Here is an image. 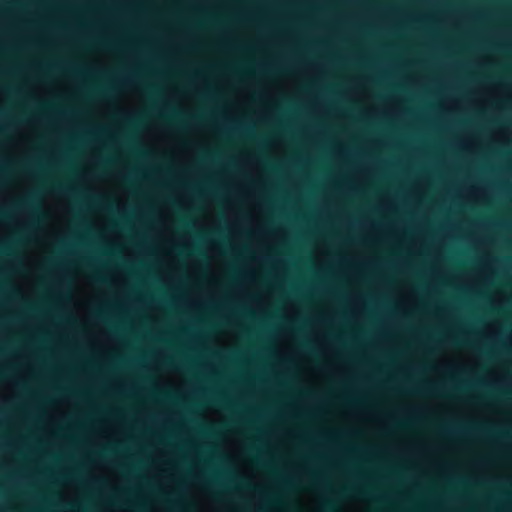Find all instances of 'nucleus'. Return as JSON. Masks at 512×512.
<instances>
[{
	"mask_svg": "<svg viewBox=\"0 0 512 512\" xmlns=\"http://www.w3.org/2000/svg\"><path fill=\"white\" fill-rule=\"evenodd\" d=\"M17 207L29 211L33 218H36L39 215L40 209L38 206L37 195L35 193H31L25 199L21 200L17 204Z\"/></svg>",
	"mask_w": 512,
	"mask_h": 512,
	"instance_id": "obj_1",
	"label": "nucleus"
},
{
	"mask_svg": "<svg viewBox=\"0 0 512 512\" xmlns=\"http://www.w3.org/2000/svg\"><path fill=\"white\" fill-rule=\"evenodd\" d=\"M97 261L90 260L85 262V266L90 270V277L96 283H104L105 278L102 272L97 268Z\"/></svg>",
	"mask_w": 512,
	"mask_h": 512,
	"instance_id": "obj_2",
	"label": "nucleus"
},
{
	"mask_svg": "<svg viewBox=\"0 0 512 512\" xmlns=\"http://www.w3.org/2000/svg\"><path fill=\"white\" fill-rule=\"evenodd\" d=\"M166 357V351L162 348L156 349L154 352L153 360L150 363V368L157 371L161 361Z\"/></svg>",
	"mask_w": 512,
	"mask_h": 512,
	"instance_id": "obj_3",
	"label": "nucleus"
},
{
	"mask_svg": "<svg viewBox=\"0 0 512 512\" xmlns=\"http://www.w3.org/2000/svg\"><path fill=\"white\" fill-rule=\"evenodd\" d=\"M157 218H158V222L160 224V227L159 226H153V230L157 234H160V233H162L163 231L166 230L167 213L165 211H163V210H158L157 211Z\"/></svg>",
	"mask_w": 512,
	"mask_h": 512,
	"instance_id": "obj_4",
	"label": "nucleus"
},
{
	"mask_svg": "<svg viewBox=\"0 0 512 512\" xmlns=\"http://www.w3.org/2000/svg\"><path fill=\"white\" fill-rule=\"evenodd\" d=\"M92 94L95 95V96H101L103 94V89L102 87L100 86H95L93 89H92Z\"/></svg>",
	"mask_w": 512,
	"mask_h": 512,
	"instance_id": "obj_5",
	"label": "nucleus"
},
{
	"mask_svg": "<svg viewBox=\"0 0 512 512\" xmlns=\"http://www.w3.org/2000/svg\"><path fill=\"white\" fill-rule=\"evenodd\" d=\"M129 113H130V120L132 119V116H133V107H132V81L130 80V110H129Z\"/></svg>",
	"mask_w": 512,
	"mask_h": 512,
	"instance_id": "obj_6",
	"label": "nucleus"
},
{
	"mask_svg": "<svg viewBox=\"0 0 512 512\" xmlns=\"http://www.w3.org/2000/svg\"><path fill=\"white\" fill-rule=\"evenodd\" d=\"M167 470H168V469H167V467H165V466H159V465H158V473L155 475V477L159 480L160 475H161L162 473H165Z\"/></svg>",
	"mask_w": 512,
	"mask_h": 512,
	"instance_id": "obj_7",
	"label": "nucleus"
},
{
	"mask_svg": "<svg viewBox=\"0 0 512 512\" xmlns=\"http://www.w3.org/2000/svg\"><path fill=\"white\" fill-rule=\"evenodd\" d=\"M152 253H153L154 255H157V256L159 255V253H160V249H159V246H158L157 244H154V245H153Z\"/></svg>",
	"mask_w": 512,
	"mask_h": 512,
	"instance_id": "obj_8",
	"label": "nucleus"
},
{
	"mask_svg": "<svg viewBox=\"0 0 512 512\" xmlns=\"http://www.w3.org/2000/svg\"><path fill=\"white\" fill-rule=\"evenodd\" d=\"M153 178L155 180H160L162 178V174L160 171H155L154 174H153Z\"/></svg>",
	"mask_w": 512,
	"mask_h": 512,
	"instance_id": "obj_9",
	"label": "nucleus"
},
{
	"mask_svg": "<svg viewBox=\"0 0 512 512\" xmlns=\"http://www.w3.org/2000/svg\"><path fill=\"white\" fill-rule=\"evenodd\" d=\"M54 189H55V190H57V191H64V190H66V188H65V187H63L62 185H55V186H54ZM68 190H69V189H67V191H68Z\"/></svg>",
	"mask_w": 512,
	"mask_h": 512,
	"instance_id": "obj_10",
	"label": "nucleus"
},
{
	"mask_svg": "<svg viewBox=\"0 0 512 512\" xmlns=\"http://www.w3.org/2000/svg\"><path fill=\"white\" fill-rule=\"evenodd\" d=\"M96 317H97L99 320H103V319H104V316H103L102 312H98V313L96 314Z\"/></svg>",
	"mask_w": 512,
	"mask_h": 512,
	"instance_id": "obj_11",
	"label": "nucleus"
},
{
	"mask_svg": "<svg viewBox=\"0 0 512 512\" xmlns=\"http://www.w3.org/2000/svg\"><path fill=\"white\" fill-rule=\"evenodd\" d=\"M129 493H132V484H129ZM132 506V501L130 500V507ZM130 512H132V509L130 508Z\"/></svg>",
	"mask_w": 512,
	"mask_h": 512,
	"instance_id": "obj_12",
	"label": "nucleus"
},
{
	"mask_svg": "<svg viewBox=\"0 0 512 512\" xmlns=\"http://www.w3.org/2000/svg\"><path fill=\"white\" fill-rule=\"evenodd\" d=\"M129 493H132V484H129ZM132 506V501L130 500V507ZM130 512H132V509L130 508Z\"/></svg>",
	"mask_w": 512,
	"mask_h": 512,
	"instance_id": "obj_13",
	"label": "nucleus"
},
{
	"mask_svg": "<svg viewBox=\"0 0 512 512\" xmlns=\"http://www.w3.org/2000/svg\"><path fill=\"white\" fill-rule=\"evenodd\" d=\"M129 493H132V484H129ZM132 506V501L130 500V507ZM130 512H132V509L130 508Z\"/></svg>",
	"mask_w": 512,
	"mask_h": 512,
	"instance_id": "obj_14",
	"label": "nucleus"
},
{
	"mask_svg": "<svg viewBox=\"0 0 512 512\" xmlns=\"http://www.w3.org/2000/svg\"><path fill=\"white\" fill-rule=\"evenodd\" d=\"M129 493H132V484H129ZM132 506V501L130 500V507ZM130 512H132V509L130 508Z\"/></svg>",
	"mask_w": 512,
	"mask_h": 512,
	"instance_id": "obj_15",
	"label": "nucleus"
},
{
	"mask_svg": "<svg viewBox=\"0 0 512 512\" xmlns=\"http://www.w3.org/2000/svg\"><path fill=\"white\" fill-rule=\"evenodd\" d=\"M159 110H160V112L165 111L166 110V104L164 103V104L160 105Z\"/></svg>",
	"mask_w": 512,
	"mask_h": 512,
	"instance_id": "obj_16",
	"label": "nucleus"
},
{
	"mask_svg": "<svg viewBox=\"0 0 512 512\" xmlns=\"http://www.w3.org/2000/svg\"><path fill=\"white\" fill-rule=\"evenodd\" d=\"M152 41L154 44L157 42V36L155 34L152 35Z\"/></svg>",
	"mask_w": 512,
	"mask_h": 512,
	"instance_id": "obj_17",
	"label": "nucleus"
},
{
	"mask_svg": "<svg viewBox=\"0 0 512 512\" xmlns=\"http://www.w3.org/2000/svg\"><path fill=\"white\" fill-rule=\"evenodd\" d=\"M0 253H7V249L4 247H0Z\"/></svg>",
	"mask_w": 512,
	"mask_h": 512,
	"instance_id": "obj_18",
	"label": "nucleus"
},
{
	"mask_svg": "<svg viewBox=\"0 0 512 512\" xmlns=\"http://www.w3.org/2000/svg\"><path fill=\"white\" fill-rule=\"evenodd\" d=\"M151 308H152V309H156V303H155V301H154V300L151 302Z\"/></svg>",
	"mask_w": 512,
	"mask_h": 512,
	"instance_id": "obj_19",
	"label": "nucleus"
},
{
	"mask_svg": "<svg viewBox=\"0 0 512 512\" xmlns=\"http://www.w3.org/2000/svg\"><path fill=\"white\" fill-rule=\"evenodd\" d=\"M158 452H159L160 455H164L165 454V451L162 448H159Z\"/></svg>",
	"mask_w": 512,
	"mask_h": 512,
	"instance_id": "obj_20",
	"label": "nucleus"
},
{
	"mask_svg": "<svg viewBox=\"0 0 512 512\" xmlns=\"http://www.w3.org/2000/svg\"><path fill=\"white\" fill-rule=\"evenodd\" d=\"M158 58H159L158 53H155V54L153 55V60H154V61H156Z\"/></svg>",
	"mask_w": 512,
	"mask_h": 512,
	"instance_id": "obj_21",
	"label": "nucleus"
},
{
	"mask_svg": "<svg viewBox=\"0 0 512 512\" xmlns=\"http://www.w3.org/2000/svg\"><path fill=\"white\" fill-rule=\"evenodd\" d=\"M96 455L99 457V458H103L104 454L102 452H98L96 453Z\"/></svg>",
	"mask_w": 512,
	"mask_h": 512,
	"instance_id": "obj_22",
	"label": "nucleus"
},
{
	"mask_svg": "<svg viewBox=\"0 0 512 512\" xmlns=\"http://www.w3.org/2000/svg\"><path fill=\"white\" fill-rule=\"evenodd\" d=\"M129 139H132V128H129Z\"/></svg>",
	"mask_w": 512,
	"mask_h": 512,
	"instance_id": "obj_23",
	"label": "nucleus"
},
{
	"mask_svg": "<svg viewBox=\"0 0 512 512\" xmlns=\"http://www.w3.org/2000/svg\"><path fill=\"white\" fill-rule=\"evenodd\" d=\"M129 139H132V128H129Z\"/></svg>",
	"mask_w": 512,
	"mask_h": 512,
	"instance_id": "obj_24",
	"label": "nucleus"
},
{
	"mask_svg": "<svg viewBox=\"0 0 512 512\" xmlns=\"http://www.w3.org/2000/svg\"><path fill=\"white\" fill-rule=\"evenodd\" d=\"M129 139H132V128H129Z\"/></svg>",
	"mask_w": 512,
	"mask_h": 512,
	"instance_id": "obj_25",
	"label": "nucleus"
},
{
	"mask_svg": "<svg viewBox=\"0 0 512 512\" xmlns=\"http://www.w3.org/2000/svg\"><path fill=\"white\" fill-rule=\"evenodd\" d=\"M129 139H132V128H129Z\"/></svg>",
	"mask_w": 512,
	"mask_h": 512,
	"instance_id": "obj_26",
	"label": "nucleus"
},
{
	"mask_svg": "<svg viewBox=\"0 0 512 512\" xmlns=\"http://www.w3.org/2000/svg\"><path fill=\"white\" fill-rule=\"evenodd\" d=\"M129 139H132V128H129Z\"/></svg>",
	"mask_w": 512,
	"mask_h": 512,
	"instance_id": "obj_27",
	"label": "nucleus"
},
{
	"mask_svg": "<svg viewBox=\"0 0 512 512\" xmlns=\"http://www.w3.org/2000/svg\"><path fill=\"white\" fill-rule=\"evenodd\" d=\"M161 386H162V383H161V382H157V383H156V387H157V388H159V387H161Z\"/></svg>",
	"mask_w": 512,
	"mask_h": 512,
	"instance_id": "obj_28",
	"label": "nucleus"
},
{
	"mask_svg": "<svg viewBox=\"0 0 512 512\" xmlns=\"http://www.w3.org/2000/svg\"><path fill=\"white\" fill-rule=\"evenodd\" d=\"M70 509L71 510H75V506L74 505H69Z\"/></svg>",
	"mask_w": 512,
	"mask_h": 512,
	"instance_id": "obj_29",
	"label": "nucleus"
},
{
	"mask_svg": "<svg viewBox=\"0 0 512 512\" xmlns=\"http://www.w3.org/2000/svg\"><path fill=\"white\" fill-rule=\"evenodd\" d=\"M129 387H130V391H131L132 390V381L131 380H130Z\"/></svg>",
	"mask_w": 512,
	"mask_h": 512,
	"instance_id": "obj_30",
	"label": "nucleus"
},
{
	"mask_svg": "<svg viewBox=\"0 0 512 512\" xmlns=\"http://www.w3.org/2000/svg\"><path fill=\"white\" fill-rule=\"evenodd\" d=\"M129 239H132V232H129Z\"/></svg>",
	"mask_w": 512,
	"mask_h": 512,
	"instance_id": "obj_31",
	"label": "nucleus"
},
{
	"mask_svg": "<svg viewBox=\"0 0 512 512\" xmlns=\"http://www.w3.org/2000/svg\"><path fill=\"white\" fill-rule=\"evenodd\" d=\"M129 239H132V232H129Z\"/></svg>",
	"mask_w": 512,
	"mask_h": 512,
	"instance_id": "obj_32",
	"label": "nucleus"
},
{
	"mask_svg": "<svg viewBox=\"0 0 512 512\" xmlns=\"http://www.w3.org/2000/svg\"><path fill=\"white\" fill-rule=\"evenodd\" d=\"M129 239H132V232H129Z\"/></svg>",
	"mask_w": 512,
	"mask_h": 512,
	"instance_id": "obj_33",
	"label": "nucleus"
},
{
	"mask_svg": "<svg viewBox=\"0 0 512 512\" xmlns=\"http://www.w3.org/2000/svg\"><path fill=\"white\" fill-rule=\"evenodd\" d=\"M129 401H130V402L132 401V396H131V395L129 396Z\"/></svg>",
	"mask_w": 512,
	"mask_h": 512,
	"instance_id": "obj_34",
	"label": "nucleus"
},
{
	"mask_svg": "<svg viewBox=\"0 0 512 512\" xmlns=\"http://www.w3.org/2000/svg\"><path fill=\"white\" fill-rule=\"evenodd\" d=\"M129 401H130V402L132 401V396H131V395L129 396Z\"/></svg>",
	"mask_w": 512,
	"mask_h": 512,
	"instance_id": "obj_35",
	"label": "nucleus"
},
{
	"mask_svg": "<svg viewBox=\"0 0 512 512\" xmlns=\"http://www.w3.org/2000/svg\"><path fill=\"white\" fill-rule=\"evenodd\" d=\"M129 255H130V257L132 256V252L131 251L129 252Z\"/></svg>",
	"mask_w": 512,
	"mask_h": 512,
	"instance_id": "obj_36",
	"label": "nucleus"
},
{
	"mask_svg": "<svg viewBox=\"0 0 512 512\" xmlns=\"http://www.w3.org/2000/svg\"><path fill=\"white\" fill-rule=\"evenodd\" d=\"M129 167H130V168L132 167V164H131V163L129 164Z\"/></svg>",
	"mask_w": 512,
	"mask_h": 512,
	"instance_id": "obj_37",
	"label": "nucleus"
},
{
	"mask_svg": "<svg viewBox=\"0 0 512 512\" xmlns=\"http://www.w3.org/2000/svg\"><path fill=\"white\" fill-rule=\"evenodd\" d=\"M129 301H130V302L132 301V298H131V297L129 298Z\"/></svg>",
	"mask_w": 512,
	"mask_h": 512,
	"instance_id": "obj_38",
	"label": "nucleus"
},
{
	"mask_svg": "<svg viewBox=\"0 0 512 512\" xmlns=\"http://www.w3.org/2000/svg\"><path fill=\"white\" fill-rule=\"evenodd\" d=\"M129 327H130V328L132 327V324H131V323L129 324Z\"/></svg>",
	"mask_w": 512,
	"mask_h": 512,
	"instance_id": "obj_39",
	"label": "nucleus"
},
{
	"mask_svg": "<svg viewBox=\"0 0 512 512\" xmlns=\"http://www.w3.org/2000/svg\"><path fill=\"white\" fill-rule=\"evenodd\" d=\"M129 429H130V430L132 429V426H131V425L129 426Z\"/></svg>",
	"mask_w": 512,
	"mask_h": 512,
	"instance_id": "obj_40",
	"label": "nucleus"
},
{
	"mask_svg": "<svg viewBox=\"0 0 512 512\" xmlns=\"http://www.w3.org/2000/svg\"><path fill=\"white\" fill-rule=\"evenodd\" d=\"M153 512H157V510H156V509H153Z\"/></svg>",
	"mask_w": 512,
	"mask_h": 512,
	"instance_id": "obj_41",
	"label": "nucleus"
}]
</instances>
